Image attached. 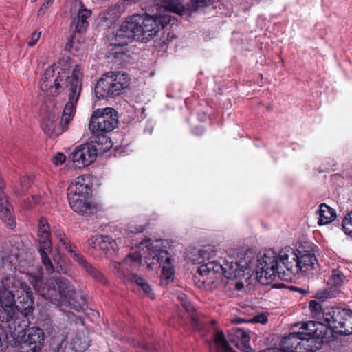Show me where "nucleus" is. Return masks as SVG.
Wrapping results in <instances>:
<instances>
[{
	"instance_id": "f257e3e1",
	"label": "nucleus",
	"mask_w": 352,
	"mask_h": 352,
	"mask_svg": "<svg viewBox=\"0 0 352 352\" xmlns=\"http://www.w3.org/2000/svg\"><path fill=\"white\" fill-rule=\"evenodd\" d=\"M61 63L54 64L45 72L40 83L41 89L45 94L56 96L63 91L68 92V101L61 116L60 126L54 122L55 117L48 118L42 123V129L48 136L54 138L67 131L68 125L76 113V106L82 91L83 74L81 68L76 65L72 72L67 67H61Z\"/></svg>"
},
{
	"instance_id": "f03ea898",
	"label": "nucleus",
	"mask_w": 352,
	"mask_h": 352,
	"mask_svg": "<svg viewBox=\"0 0 352 352\" xmlns=\"http://www.w3.org/2000/svg\"><path fill=\"white\" fill-rule=\"evenodd\" d=\"M33 310L31 289L16 276L3 278L0 285V321H13L19 313L27 316Z\"/></svg>"
},
{
	"instance_id": "7ed1b4c3",
	"label": "nucleus",
	"mask_w": 352,
	"mask_h": 352,
	"mask_svg": "<svg viewBox=\"0 0 352 352\" xmlns=\"http://www.w3.org/2000/svg\"><path fill=\"white\" fill-rule=\"evenodd\" d=\"M170 21V14H158L155 16L147 14L133 15L126 19L118 31L116 37L128 39L120 44L132 41L147 43L157 35L160 26L164 28Z\"/></svg>"
},
{
	"instance_id": "20e7f679",
	"label": "nucleus",
	"mask_w": 352,
	"mask_h": 352,
	"mask_svg": "<svg viewBox=\"0 0 352 352\" xmlns=\"http://www.w3.org/2000/svg\"><path fill=\"white\" fill-rule=\"evenodd\" d=\"M320 322L308 321L294 324L287 335V352H313L322 346V341L317 333L316 324Z\"/></svg>"
},
{
	"instance_id": "39448f33",
	"label": "nucleus",
	"mask_w": 352,
	"mask_h": 352,
	"mask_svg": "<svg viewBox=\"0 0 352 352\" xmlns=\"http://www.w3.org/2000/svg\"><path fill=\"white\" fill-rule=\"evenodd\" d=\"M28 280L41 296L51 302L60 305L73 292L69 281L62 277H52L43 282L39 277L28 275Z\"/></svg>"
},
{
	"instance_id": "423d86ee",
	"label": "nucleus",
	"mask_w": 352,
	"mask_h": 352,
	"mask_svg": "<svg viewBox=\"0 0 352 352\" xmlns=\"http://www.w3.org/2000/svg\"><path fill=\"white\" fill-rule=\"evenodd\" d=\"M286 257H278L272 251H269L257 259L255 267L256 277L263 285L272 282L276 277L285 280L286 274L285 259Z\"/></svg>"
},
{
	"instance_id": "0eeeda50",
	"label": "nucleus",
	"mask_w": 352,
	"mask_h": 352,
	"mask_svg": "<svg viewBox=\"0 0 352 352\" xmlns=\"http://www.w3.org/2000/svg\"><path fill=\"white\" fill-rule=\"evenodd\" d=\"M129 85L130 78L126 73L109 72L97 82L95 86V94L99 99L113 98L122 94Z\"/></svg>"
},
{
	"instance_id": "6e6552de",
	"label": "nucleus",
	"mask_w": 352,
	"mask_h": 352,
	"mask_svg": "<svg viewBox=\"0 0 352 352\" xmlns=\"http://www.w3.org/2000/svg\"><path fill=\"white\" fill-rule=\"evenodd\" d=\"M140 248L148 253L149 258L156 261L162 266L161 284L168 285L173 280L174 271L171 263V258L168 252L162 249V241H152L146 239L140 244Z\"/></svg>"
},
{
	"instance_id": "1a4fd4ad",
	"label": "nucleus",
	"mask_w": 352,
	"mask_h": 352,
	"mask_svg": "<svg viewBox=\"0 0 352 352\" xmlns=\"http://www.w3.org/2000/svg\"><path fill=\"white\" fill-rule=\"evenodd\" d=\"M118 124V112L113 108L106 107L94 111L90 118L89 129L96 137L102 136V140L108 141L104 134L112 131Z\"/></svg>"
},
{
	"instance_id": "9d476101",
	"label": "nucleus",
	"mask_w": 352,
	"mask_h": 352,
	"mask_svg": "<svg viewBox=\"0 0 352 352\" xmlns=\"http://www.w3.org/2000/svg\"><path fill=\"white\" fill-rule=\"evenodd\" d=\"M222 277V265L217 261L203 263L194 275L196 285L201 289H215Z\"/></svg>"
},
{
	"instance_id": "9b49d317",
	"label": "nucleus",
	"mask_w": 352,
	"mask_h": 352,
	"mask_svg": "<svg viewBox=\"0 0 352 352\" xmlns=\"http://www.w3.org/2000/svg\"><path fill=\"white\" fill-rule=\"evenodd\" d=\"M307 248V245H301L296 250H292L293 262H287V272L293 276H296L299 272L308 273L314 269L316 258Z\"/></svg>"
},
{
	"instance_id": "f8f14e48",
	"label": "nucleus",
	"mask_w": 352,
	"mask_h": 352,
	"mask_svg": "<svg viewBox=\"0 0 352 352\" xmlns=\"http://www.w3.org/2000/svg\"><path fill=\"white\" fill-rule=\"evenodd\" d=\"M38 238L39 243L38 251L42 263L48 273H53L54 267L48 256V252H51L52 249L50 228L47 221L43 217L39 220Z\"/></svg>"
},
{
	"instance_id": "ddd939ff",
	"label": "nucleus",
	"mask_w": 352,
	"mask_h": 352,
	"mask_svg": "<svg viewBox=\"0 0 352 352\" xmlns=\"http://www.w3.org/2000/svg\"><path fill=\"white\" fill-rule=\"evenodd\" d=\"M53 232L65 249L71 254L76 261L83 266L89 274L100 283H106V279L103 274L87 262L84 256L77 251L76 247L70 242L63 231L60 230H53Z\"/></svg>"
},
{
	"instance_id": "4468645a",
	"label": "nucleus",
	"mask_w": 352,
	"mask_h": 352,
	"mask_svg": "<svg viewBox=\"0 0 352 352\" xmlns=\"http://www.w3.org/2000/svg\"><path fill=\"white\" fill-rule=\"evenodd\" d=\"M53 232L65 249L71 254L76 261L83 266L89 274L100 283H106V279L103 274L87 262L84 256L77 251L76 247L70 242L63 231L60 230H53Z\"/></svg>"
},
{
	"instance_id": "2eb2a0df",
	"label": "nucleus",
	"mask_w": 352,
	"mask_h": 352,
	"mask_svg": "<svg viewBox=\"0 0 352 352\" xmlns=\"http://www.w3.org/2000/svg\"><path fill=\"white\" fill-rule=\"evenodd\" d=\"M53 232L65 249L71 254L76 261L83 266L89 274L100 283H106V279L103 274L87 262L84 256L77 251L76 247L70 242L63 231L60 230H53Z\"/></svg>"
},
{
	"instance_id": "dca6fc26",
	"label": "nucleus",
	"mask_w": 352,
	"mask_h": 352,
	"mask_svg": "<svg viewBox=\"0 0 352 352\" xmlns=\"http://www.w3.org/2000/svg\"><path fill=\"white\" fill-rule=\"evenodd\" d=\"M142 265V255L140 252L129 254L122 262H112L110 265L111 271L124 281H130L132 271Z\"/></svg>"
},
{
	"instance_id": "f3484780",
	"label": "nucleus",
	"mask_w": 352,
	"mask_h": 352,
	"mask_svg": "<svg viewBox=\"0 0 352 352\" xmlns=\"http://www.w3.org/2000/svg\"><path fill=\"white\" fill-rule=\"evenodd\" d=\"M97 152L95 145H80L71 153L69 160L75 168L80 169L92 164L96 159Z\"/></svg>"
},
{
	"instance_id": "a211bd4d",
	"label": "nucleus",
	"mask_w": 352,
	"mask_h": 352,
	"mask_svg": "<svg viewBox=\"0 0 352 352\" xmlns=\"http://www.w3.org/2000/svg\"><path fill=\"white\" fill-rule=\"evenodd\" d=\"M79 8L76 16L73 19L72 27L74 28V34H72L68 44H76L80 43V40L76 38V34H81L86 31L89 26L88 19L91 15V10L87 9L82 1L78 2Z\"/></svg>"
},
{
	"instance_id": "6ab92c4d",
	"label": "nucleus",
	"mask_w": 352,
	"mask_h": 352,
	"mask_svg": "<svg viewBox=\"0 0 352 352\" xmlns=\"http://www.w3.org/2000/svg\"><path fill=\"white\" fill-rule=\"evenodd\" d=\"M88 243L93 248L102 250L107 255L116 254L119 250L118 242L109 236H92L89 239Z\"/></svg>"
},
{
	"instance_id": "aec40b11",
	"label": "nucleus",
	"mask_w": 352,
	"mask_h": 352,
	"mask_svg": "<svg viewBox=\"0 0 352 352\" xmlns=\"http://www.w3.org/2000/svg\"><path fill=\"white\" fill-rule=\"evenodd\" d=\"M336 327L333 331L341 335L352 334V311L338 310L336 318Z\"/></svg>"
},
{
	"instance_id": "412c9836",
	"label": "nucleus",
	"mask_w": 352,
	"mask_h": 352,
	"mask_svg": "<svg viewBox=\"0 0 352 352\" xmlns=\"http://www.w3.org/2000/svg\"><path fill=\"white\" fill-rule=\"evenodd\" d=\"M44 333L38 327H32L28 330L26 352H39L43 346Z\"/></svg>"
},
{
	"instance_id": "4be33fe9",
	"label": "nucleus",
	"mask_w": 352,
	"mask_h": 352,
	"mask_svg": "<svg viewBox=\"0 0 352 352\" xmlns=\"http://www.w3.org/2000/svg\"><path fill=\"white\" fill-rule=\"evenodd\" d=\"M229 336L231 342L243 352H254L250 346V336L243 329L232 328L230 329Z\"/></svg>"
},
{
	"instance_id": "5701e85b",
	"label": "nucleus",
	"mask_w": 352,
	"mask_h": 352,
	"mask_svg": "<svg viewBox=\"0 0 352 352\" xmlns=\"http://www.w3.org/2000/svg\"><path fill=\"white\" fill-rule=\"evenodd\" d=\"M91 192V187L84 176L78 177L69 188L67 196L87 198Z\"/></svg>"
},
{
	"instance_id": "b1692460",
	"label": "nucleus",
	"mask_w": 352,
	"mask_h": 352,
	"mask_svg": "<svg viewBox=\"0 0 352 352\" xmlns=\"http://www.w3.org/2000/svg\"><path fill=\"white\" fill-rule=\"evenodd\" d=\"M0 218L6 226L12 229L14 219L12 217L11 206L3 191V184L0 183Z\"/></svg>"
},
{
	"instance_id": "393cba45",
	"label": "nucleus",
	"mask_w": 352,
	"mask_h": 352,
	"mask_svg": "<svg viewBox=\"0 0 352 352\" xmlns=\"http://www.w3.org/2000/svg\"><path fill=\"white\" fill-rule=\"evenodd\" d=\"M9 322H10V321ZM15 324V320L11 321V323L9 324L10 337L12 338V340L9 339V344L12 346H17L18 345L23 344V345L21 346V349H25L28 331H26L25 328L19 324L16 327Z\"/></svg>"
},
{
	"instance_id": "a878e982",
	"label": "nucleus",
	"mask_w": 352,
	"mask_h": 352,
	"mask_svg": "<svg viewBox=\"0 0 352 352\" xmlns=\"http://www.w3.org/2000/svg\"><path fill=\"white\" fill-rule=\"evenodd\" d=\"M157 5L160 10L159 14H167L166 12L176 13L179 15H186V5L182 0H158Z\"/></svg>"
},
{
	"instance_id": "bb28decb",
	"label": "nucleus",
	"mask_w": 352,
	"mask_h": 352,
	"mask_svg": "<svg viewBox=\"0 0 352 352\" xmlns=\"http://www.w3.org/2000/svg\"><path fill=\"white\" fill-rule=\"evenodd\" d=\"M68 199L72 210L80 214H91L96 211L94 206L87 201L86 198L69 197Z\"/></svg>"
},
{
	"instance_id": "cd10ccee",
	"label": "nucleus",
	"mask_w": 352,
	"mask_h": 352,
	"mask_svg": "<svg viewBox=\"0 0 352 352\" xmlns=\"http://www.w3.org/2000/svg\"><path fill=\"white\" fill-rule=\"evenodd\" d=\"M178 300L180 301L181 305L184 309L188 312L190 317L192 320V325L197 329H200L203 325L202 321L200 320L194 307L188 300L186 295L182 294L178 296Z\"/></svg>"
},
{
	"instance_id": "c85d7f7f",
	"label": "nucleus",
	"mask_w": 352,
	"mask_h": 352,
	"mask_svg": "<svg viewBox=\"0 0 352 352\" xmlns=\"http://www.w3.org/2000/svg\"><path fill=\"white\" fill-rule=\"evenodd\" d=\"M319 208L318 211L319 215L318 225H327L336 219V213L334 209L329 207L326 204H321Z\"/></svg>"
},
{
	"instance_id": "c756f323",
	"label": "nucleus",
	"mask_w": 352,
	"mask_h": 352,
	"mask_svg": "<svg viewBox=\"0 0 352 352\" xmlns=\"http://www.w3.org/2000/svg\"><path fill=\"white\" fill-rule=\"evenodd\" d=\"M212 0H190L186 5V16L201 12L212 4Z\"/></svg>"
},
{
	"instance_id": "7c9ffc66",
	"label": "nucleus",
	"mask_w": 352,
	"mask_h": 352,
	"mask_svg": "<svg viewBox=\"0 0 352 352\" xmlns=\"http://www.w3.org/2000/svg\"><path fill=\"white\" fill-rule=\"evenodd\" d=\"M60 305H68L70 308L78 311H82L86 305L84 298L78 295L74 288L73 292L70 296L67 298V300L64 302H61Z\"/></svg>"
},
{
	"instance_id": "2f4dec72",
	"label": "nucleus",
	"mask_w": 352,
	"mask_h": 352,
	"mask_svg": "<svg viewBox=\"0 0 352 352\" xmlns=\"http://www.w3.org/2000/svg\"><path fill=\"white\" fill-rule=\"evenodd\" d=\"M228 278H236L243 275V271L239 267V265L236 263H226L224 265H222V275Z\"/></svg>"
},
{
	"instance_id": "473e14b6",
	"label": "nucleus",
	"mask_w": 352,
	"mask_h": 352,
	"mask_svg": "<svg viewBox=\"0 0 352 352\" xmlns=\"http://www.w3.org/2000/svg\"><path fill=\"white\" fill-rule=\"evenodd\" d=\"M71 344L74 350L82 352L87 349L89 341L84 333H79L72 338Z\"/></svg>"
},
{
	"instance_id": "72a5a7b5",
	"label": "nucleus",
	"mask_w": 352,
	"mask_h": 352,
	"mask_svg": "<svg viewBox=\"0 0 352 352\" xmlns=\"http://www.w3.org/2000/svg\"><path fill=\"white\" fill-rule=\"evenodd\" d=\"M214 342L216 346L217 352H236L230 348L222 331H217L216 333Z\"/></svg>"
},
{
	"instance_id": "f704fd0d",
	"label": "nucleus",
	"mask_w": 352,
	"mask_h": 352,
	"mask_svg": "<svg viewBox=\"0 0 352 352\" xmlns=\"http://www.w3.org/2000/svg\"><path fill=\"white\" fill-rule=\"evenodd\" d=\"M338 310L327 308L323 309L321 313V319L326 322V325L331 328L333 331L336 327V318Z\"/></svg>"
},
{
	"instance_id": "c9c22d12",
	"label": "nucleus",
	"mask_w": 352,
	"mask_h": 352,
	"mask_svg": "<svg viewBox=\"0 0 352 352\" xmlns=\"http://www.w3.org/2000/svg\"><path fill=\"white\" fill-rule=\"evenodd\" d=\"M32 184V178L31 177L24 176L21 177L19 182L14 186V191L18 195H21L27 191Z\"/></svg>"
},
{
	"instance_id": "e433bc0d",
	"label": "nucleus",
	"mask_w": 352,
	"mask_h": 352,
	"mask_svg": "<svg viewBox=\"0 0 352 352\" xmlns=\"http://www.w3.org/2000/svg\"><path fill=\"white\" fill-rule=\"evenodd\" d=\"M130 280V281L135 282L140 285L146 294L151 295L150 285L142 278L139 277L137 274H131Z\"/></svg>"
},
{
	"instance_id": "4c0bfd02",
	"label": "nucleus",
	"mask_w": 352,
	"mask_h": 352,
	"mask_svg": "<svg viewBox=\"0 0 352 352\" xmlns=\"http://www.w3.org/2000/svg\"><path fill=\"white\" fill-rule=\"evenodd\" d=\"M342 226L344 232L352 237V211L344 216Z\"/></svg>"
},
{
	"instance_id": "58836bf2",
	"label": "nucleus",
	"mask_w": 352,
	"mask_h": 352,
	"mask_svg": "<svg viewBox=\"0 0 352 352\" xmlns=\"http://www.w3.org/2000/svg\"><path fill=\"white\" fill-rule=\"evenodd\" d=\"M9 345V336L7 331L0 326V352H4Z\"/></svg>"
},
{
	"instance_id": "ea45409f",
	"label": "nucleus",
	"mask_w": 352,
	"mask_h": 352,
	"mask_svg": "<svg viewBox=\"0 0 352 352\" xmlns=\"http://www.w3.org/2000/svg\"><path fill=\"white\" fill-rule=\"evenodd\" d=\"M309 307L312 313H314L316 317L321 318V313L322 309L321 305L316 300H311L309 302Z\"/></svg>"
},
{
	"instance_id": "a19ab883",
	"label": "nucleus",
	"mask_w": 352,
	"mask_h": 352,
	"mask_svg": "<svg viewBox=\"0 0 352 352\" xmlns=\"http://www.w3.org/2000/svg\"><path fill=\"white\" fill-rule=\"evenodd\" d=\"M344 279V275L342 272L338 270H333L331 275V280L335 285H340Z\"/></svg>"
},
{
	"instance_id": "79ce46f5",
	"label": "nucleus",
	"mask_w": 352,
	"mask_h": 352,
	"mask_svg": "<svg viewBox=\"0 0 352 352\" xmlns=\"http://www.w3.org/2000/svg\"><path fill=\"white\" fill-rule=\"evenodd\" d=\"M66 160V157L65 155H63L61 153H58L56 155L53 157V162L55 165L59 166L63 164Z\"/></svg>"
},
{
	"instance_id": "37998d69",
	"label": "nucleus",
	"mask_w": 352,
	"mask_h": 352,
	"mask_svg": "<svg viewBox=\"0 0 352 352\" xmlns=\"http://www.w3.org/2000/svg\"><path fill=\"white\" fill-rule=\"evenodd\" d=\"M251 322L265 324V322H267V317L265 314H261L253 317L251 319Z\"/></svg>"
},
{
	"instance_id": "c03bdc74",
	"label": "nucleus",
	"mask_w": 352,
	"mask_h": 352,
	"mask_svg": "<svg viewBox=\"0 0 352 352\" xmlns=\"http://www.w3.org/2000/svg\"><path fill=\"white\" fill-rule=\"evenodd\" d=\"M145 230V227L143 226H140L138 228H135L133 226L129 227V232L132 234L141 233L144 232Z\"/></svg>"
},
{
	"instance_id": "a18cd8bd",
	"label": "nucleus",
	"mask_w": 352,
	"mask_h": 352,
	"mask_svg": "<svg viewBox=\"0 0 352 352\" xmlns=\"http://www.w3.org/2000/svg\"><path fill=\"white\" fill-rule=\"evenodd\" d=\"M54 1V0H45L38 11V14L40 15L42 12L44 13V10L47 9Z\"/></svg>"
},
{
	"instance_id": "49530a36",
	"label": "nucleus",
	"mask_w": 352,
	"mask_h": 352,
	"mask_svg": "<svg viewBox=\"0 0 352 352\" xmlns=\"http://www.w3.org/2000/svg\"><path fill=\"white\" fill-rule=\"evenodd\" d=\"M41 32H34L32 34V41L28 43V44H35L37 43L40 38Z\"/></svg>"
},
{
	"instance_id": "de8ad7c7",
	"label": "nucleus",
	"mask_w": 352,
	"mask_h": 352,
	"mask_svg": "<svg viewBox=\"0 0 352 352\" xmlns=\"http://www.w3.org/2000/svg\"><path fill=\"white\" fill-rule=\"evenodd\" d=\"M287 289L292 290V291H298V292H300L301 294H307V291H306L302 288H298V287H296L294 286H287Z\"/></svg>"
},
{
	"instance_id": "09e8293b",
	"label": "nucleus",
	"mask_w": 352,
	"mask_h": 352,
	"mask_svg": "<svg viewBox=\"0 0 352 352\" xmlns=\"http://www.w3.org/2000/svg\"><path fill=\"white\" fill-rule=\"evenodd\" d=\"M133 344L136 347H140L142 349H148V346L143 342L135 341V342H134Z\"/></svg>"
},
{
	"instance_id": "8fccbe9b",
	"label": "nucleus",
	"mask_w": 352,
	"mask_h": 352,
	"mask_svg": "<svg viewBox=\"0 0 352 352\" xmlns=\"http://www.w3.org/2000/svg\"><path fill=\"white\" fill-rule=\"evenodd\" d=\"M4 267V258L1 253H0V272Z\"/></svg>"
},
{
	"instance_id": "3c124183",
	"label": "nucleus",
	"mask_w": 352,
	"mask_h": 352,
	"mask_svg": "<svg viewBox=\"0 0 352 352\" xmlns=\"http://www.w3.org/2000/svg\"><path fill=\"white\" fill-rule=\"evenodd\" d=\"M235 287L238 290H241L243 287V284L241 282H237L236 283Z\"/></svg>"
},
{
	"instance_id": "603ef678",
	"label": "nucleus",
	"mask_w": 352,
	"mask_h": 352,
	"mask_svg": "<svg viewBox=\"0 0 352 352\" xmlns=\"http://www.w3.org/2000/svg\"><path fill=\"white\" fill-rule=\"evenodd\" d=\"M123 54H123V53H122V52H120V51L116 50V51L115 52V55H116V58H121L122 55H123Z\"/></svg>"
},
{
	"instance_id": "864d4df0",
	"label": "nucleus",
	"mask_w": 352,
	"mask_h": 352,
	"mask_svg": "<svg viewBox=\"0 0 352 352\" xmlns=\"http://www.w3.org/2000/svg\"><path fill=\"white\" fill-rule=\"evenodd\" d=\"M272 352H286L285 349H272Z\"/></svg>"
},
{
	"instance_id": "5fc2aeb1",
	"label": "nucleus",
	"mask_w": 352,
	"mask_h": 352,
	"mask_svg": "<svg viewBox=\"0 0 352 352\" xmlns=\"http://www.w3.org/2000/svg\"><path fill=\"white\" fill-rule=\"evenodd\" d=\"M244 320L243 319H241V318L236 319V322H238V323H241V322H242Z\"/></svg>"
},
{
	"instance_id": "6e6d98bb",
	"label": "nucleus",
	"mask_w": 352,
	"mask_h": 352,
	"mask_svg": "<svg viewBox=\"0 0 352 352\" xmlns=\"http://www.w3.org/2000/svg\"><path fill=\"white\" fill-rule=\"evenodd\" d=\"M259 352H272V349H269L267 350L261 351Z\"/></svg>"
},
{
	"instance_id": "4d7b16f0",
	"label": "nucleus",
	"mask_w": 352,
	"mask_h": 352,
	"mask_svg": "<svg viewBox=\"0 0 352 352\" xmlns=\"http://www.w3.org/2000/svg\"><path fill=\"white\" fill-rule=\"evenodd\" d=\"M278 287H285V285L284 284H280V285H278Z\"/></svg>"
},
{
	"instance_id": "13d9d810",
	"label": "nucleus",
	"mask_w": 352,
	"mask_h": 352,
	"mask_svg": "<svg viewBox=\"0 0 352 352\" xmlns=\"http://www.w3.org/2000/svg\"><path fill=\"white\" fill-rule=\"evenodd\" d=\"M154 74H155V73L153 72H151L150 76H154Z\"/></svg>"
},
{
	"instance_id": "bf43d9fd",
	"label": "nucleus",
	"mask_w": 352,
	"mask_h": 352,
	"mask_svg": "<svg viewBox=\"0 0 352 352\" xmlns=\"http://www.w3.org/2000/svg\"><path fill=\"white\" fill-rule=\"evenodd\" d=\"M292 280H293V277H289V280L292 281Z\"/></svg>"
},
{
	"instance_id": "052dcab7",
	"label": "nucleus",
	"mask_w": 352,
	"mask_h": 352,
	"mask_svg": "<svg viewBox=\"0 0 352 352\" xmlns=\"http://www.w3.org/2000/svg\"><path fill=\"white\" fill-rule=\"evenodd\" d=\"M31 1H33V2H34V1H36V0H31Z\"/></svg>"
}]
</instances>
